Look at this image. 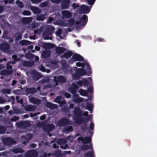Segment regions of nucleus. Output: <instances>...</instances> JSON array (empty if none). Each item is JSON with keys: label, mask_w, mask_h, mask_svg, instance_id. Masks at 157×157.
Masks as SVG:
<instances>
[{"label": "nucleus", "mask_w": 157, "mask_h": 157, "mask_svg": "<svg viewBox=\"0 0 157 157\" xmlns=\"http://www.w3.org/2000/svg\"><path fill=\"white\" fill-rule=\"evenodd\" d=\"M78 140L82 141L83 143H90L91 141L90 138V137L83 138L82 137L78 138Z\"/></svg>", "instance_id": "9"}, {"label": "nucleus", "mask_w": 157, "mask_h": 157, "mask_svg": "<svg viewBox=\"0 0 157 157\" xmlns=\"http://www.w3.org/2000/svg\"><path fill=\"white\" fill-rule=\"evenodd\" d=\"M80 94L83 96H86L87 95V92L85 90L82 89H80L79 91Z\"/></svg>", "instance_id": "19"}, {"label": "nucleus", "mask_w": 157, "mask_h": 157, "mask_svg": "<svg viewBox=\"0 0 157 157\" xmlns=\"http://www.w3.org/2000/svg\"><path fill=\"white\" fill-rule=\"evenodd\" d=\"M95 0H87L88 4L93 5Z\"/></svg>", "instance_id": "31"}, {"label": "nucleus", "mask_w": 157, "mask_h": 157, "mask_svg": "<svg viewBox=\"0 0 157 157\" xmlns=\"http://www.w3.org/2000/svg\"><path fill=\"white\" fill-rule=\"evenodd\" d=\"M67 121L66 119H63L59 121V125L63 126L65 124L67 123Z\"/></svg>", "instance_id": "14"}, {"label": "nucleus", "mask_w": 157, "mask_h": 157, "mask_svg": "<svg viewBox=\"0 0 157 157\" xmlns=\"http://www.w3.org/2000/svg\"><path fill=\"white\" fill-rule=\"evenodd\" d=\"M72 130V127L71 126H70L68 128H66L64 132H67L69 131H71Z\"/></svg>", "instance_id": "26"}, {"label": "nucleus", "mask_w": 157, "mask_h": 157, "mask_svg": "<svg viewBox=\"0 0 157 157\" xmlns=\"http://www.w3.org/2000/svg\"><path fill=\"white\" fill-rule=\"evenodd\" d=\"M7 67L8 68L12 67L11 66H9L8 64H7Z\"/></svg>", "instance_id": "60"}, {"label": "nucleus", "mask_w": 157, "mask_h": 157, "mask_svg": "<svg viewBox=\"0 0 157 157\" xmlns=\"http://www.w3.org/2000/svg\"><path fill=\"white\" fill-rule=\"evenodd\" d=\"M61 99L60 96H58L55 99V101L56 102L59 103Z\"/></svg>", "instance_id": "27"}, {"label": "nucleus", "mask_w": 157, "mask_h": 157, "mask_svg": "<svg viewBox=\"0 0 157 157\" xmlns=\"http://www.w3.org/2000/svg\"><path fill=\"white\" fill-rule=\"evenodd\" d=\"M16 56H12V57L14 59V60H15V58H16Z\"/></svg>", "instance_id": "63"}, {"label": "nucleus", "mask_w": 157, "mask_h": 157, "mask_svg": "<svg viewBox=\"0 0 157 157\" xmlns=\"http://www.w3.org/2000/svg\"><path fill=\"white\" fill-rule=\"evenodd\" d=\"M34 151H30L27 152L25 154L26 156L27 157H36V155L33 156L32 155V154L33 153Z\"/></svg>", "instance_id": "17"}, {"label": "nucleus", "mask_w": 157, "mask_h": 157, "mask_svg": "<svg viewBox=\"0 0 157 157\" xmlns=\"http://www.w3.org/2000/svg\"><path fill=\"white\" fill-rule=\"evenodd\" d=\"M45 18V17L44 15H41L37 16L36 17V19L38 21H42L44 20Z\"/></svg>", "instance_id": "16"}, {"label": "nucleus", "mask_w": 157, "mask_h": 157, "mask_svg": "<svg viewBox=\"0 0 157 157\" xmlns=\"http://www.w3.org/2000/svg\"><path fill=\"white\" fill-rule=\"evenodd\" d=\"M7 139L8 140L11 141L12 142V141H13V140L11 138H8Z\"/></svg>", "instance_id": "62"}, {"label": "nucleus", "mask_w": 157, "mask_h": 157, "mask_svg": "<svg viewBox=\"0 0 157 157\" xmlns=\"http://www.w3.org/2000/svg\"><path fill=\"white\" fill-rule=\"evenodd\" d=\"M76 65L78 67H83L85 66L86 68L87 72H86L83 69H78L75 70V74L72 75V78L74 79H76L79 78L81 76L90 74L91 73L90 67L88 63L86 61L84 63L77 62Z\"/></svg>", "instance_id": "1"}, {"label": "nucleus", "mask_w": 157, "mask_h": 157, "mask_svg": "<svg viewBox=\"0 0 157 157\" xmlns=\"http://www.w3.org/2000/svg\"><path fill=\"white\" fill-rule=\"evenodd\" d=\"M65 51V49L63 48L57 47L56 48V52L57 53H62Z\"/></svg>", "instance_id": "13"}, {"label": "nucleus", "mask_w": 157, "mask_h": 157, "mask_svg": "<svg viewBox=\"0 0 157 157\" xmlns=\"http://www.w3.org/2000/svg\"><path fill=\"white\" fill-rule=\"evenodd\" d=\"M91 78H89L87 80L84 79L82 81H79L77 82V84L79 86H82L83 85H84L85 86H86L88 85V84L91 83Z\"/></svg>", "instance_id": "4"}, {"label": "nucleus", "mask_w": 157, "mask_h": 157, "mask_svg": "<svg viewBox=\"0 0 157 157\" xmlns=\"http://www.w3.org/2000/svg\"><path fill=\"white\" fill-rule=\"evenodd\" d=\"M80 112V109L79 108H77L75 109V113L76 114H78V115L79 113V112Z\"/></svg>", "instance_id": "33"}, {"label": "nucleus", "mask_w": 157, "mask_h": 157, "mask_svg": "<svg viewBox=\"0 0 157 157\" xmlns=\"http://www.w3.org/2000/svg\"><path fill=\"white\" fill-rule=\"evenodd\" d=\"M40 1L41 0H31L32 2L33 3H37Z\"/></svg>", "instance_id": "41"}, {"label": "nucleus", "mask_w": 157, "mask_h": 157, "mask_svg": "<svg viewBox=\"0 0 157 157\" xmlns=\"http://www.w3.org/2000/svg\"><path fill=\"white\" fill-rule=\"evenodd\" d=\"M88 148L90 149H91V151L88 153H86L85 155V157H93V154L92 150H91V147L90 146H86L85 147H83L82 149L83 150H86L88 149Z\"/></svg>", "instance_id": "8"}, {"label": "nucleus", "mask_w": 157, "mask_h": 157, "mask_svg": "<svg viewBox=\"0 0 157 157\" xmlns=\"http://www.w3.org/2000/svg\"><path fill=\"white\" fill-rule=\"evenodd\" d=\"M41 30L40 29H37L34 31V33H39L40 34V33Z\"/></svg>", "instance_id": "37"}, {"label": "nucleus", "mask_w": 157, "mask_h": 157, "mask_svg": "<svg viewBox=\"0 0 157 157\" xmlns=\"http://www.w3.org/2000/svg\"><path fill=\"white\" fill-rule=\"evenodd\" d=\"M13 151L15 153H22L23 151L21 149L19 148H15L13 150Z\"/></svg>", "instance_id": "22"}, {"label": "nucleus", "mask_w": 157, "mask_h": 157, "mask_svg": "<svg viewBox=\"0 0 157 157\" xmlns=\"http://www.w3.org/2000/svg\"><path fill=\"white\" fill-rule=\"evenodd\" d=\"M30 14V12L29 11H25L23 12V14L24 15H29Z\"/></svg>", "instance_id": "34"}, {"label": "nucleus", "mask_w": 157, "mask_h": 157, "mask_svg": "<svg viewBox=\"0 0 157 157\" xmlns=\"http://www.w3.org/2000/svg\"><path fill=\"white\" fill-rule=\"evenodd\" d=\"M30 101L32 103H39L40 102V101L34 98H29Z\"/></svg>", "instance_id": "18"}, {"label": "nucleus", "mask_w": 157, "mask_h": 157, "mask_svg": "<svg viewBox=\"0 0 157 157\" xmlns=\"http://www.w3.org/2000/svg\"><path fill=\"white\" fill-rule=\"evenodd\" d=\"M50 126L51 127V129L54 128V126L53 125H50Z\"/></svg>", "instance_id": "59"}, {"label": "nucleus", "mask_w": 157, "mask_h": 157, "mask_svg": "<svg viewBox=\"0 0 157 157\" xmlns=\"http://www.w3.org/2000/svg\"><path fill=\"white\" fill-rule=\"evenodd\" d=\"M3 7L2 6H0V13L3 10Z\"/></svg>", "instance_id": "55"}, {"label": "nucleus", "mask_w": 157, "mask_h": 157, "mask_svg": "<svg viewBox=\"0 0 157 157\" xmlns=\"http://www.w3.org/2000/svg\"><path fill=\"white\" fill-rule=\"evenodd\" d=\"M73 6L74 9L76 8V7H78V5L76 4L75 3H74L73 5Z\"/></svg>", "instance_id": "45"}, {"label": "nucleus", "mask_w": 157, "mask_h": 157, "mask_svg": "<svg viewBox=\"0 0 157 157\" xmlns=\"http://www.w3.org/2000/svg\"><path fill=\"white\" fill-rule=\"evenodd\" d=\"M80 21H77L75 24L74 21L73 19L70 20L68 22V24L66 25H63V26H72L75 25L76 28L78 26H81L83 25L86 23L87 21V16L84 15L82 18L80 19Z\"/></svg>", "instance_id": "2"}, {"label": "nucleus", "mask_w": 157, "mask_h": 157, "mask_svg": "<svg viewBox=\"0 0 157 157\" xmlns=\"http://www.w3.org/2000/svg\"><path fill=\"white\" fill-rule=\"evenodd\" d=\"M68 146L66 144H63L61 145V147L62 148L65 149L67 148Z\"/></svg>", "instance_id": "35"}, {"label": "nucleus", "mask_w": 157, "mask_h": 157, "mask_svg": "<svg viewBox=\"0 0 157 157\" xmlns=\"http://www.w3.org/2000/svg\"><path fill=\"white\" fill-rule=\"evenodd\" d=\"M76 42L77 43V44L78 45V46L79 47L80 46L79 43L78 42V41H76Z\"/></svg>", "instance_id": "64"}, {"label": "nucleus", "mask_w": 157, "mask_h": 157, "mask_svg": "<svg viewBox=\"0 0 157 157\" xmlns=\"http://www.w3.org/2000/svg\"><path fill=\"white\" fill-rule=\"evenodd\" d=\"M87 109L89 111H90L92 107V105L91 103H89L87 104Z\"/></svg>", "instance_id": "28"}, {"label": "nucleus", "mask_w": 157, "mask_h": 157, "mask_svg": "<svg viewBox=\"0 0 157 157\" xmlns=\"http://www.w3.org/2000/svg\"><path fill=\"white\" fill-rule=\"evenodd\" d=\"M39 59V57H38L36 56L35 57V60H38Z\"/></svg>", "instance_id": "61"}, {"label": "nucleus", "mask_w": 157, "mask_h": 157, "mask_svg": "<svg viewBox=\"0 0 157 157\" xmlns=\"http://www.w3.org/2000/svg\"><path fill=\"white\" fill-rule=\"evenodd\" d=\"M46 47L48 48H52L54 47V45L51 44H46Z\"/></svg>", "instance_id": "24"}, {"label": "nucleus", "mask_w": 157, "mask_h": 157, "mask_svg": "<svg viewBox=\"0 0 157 157\" xmlns=\"http://www.w3.org/2000/svg\"><path fill=\"white\" fill-rule=\"evenodd\" d=\"M48 105L49 107L50 108L54 109L57 107L56 105L52 104L51 103H49Z\"/></svg>", "instance_id": "25"}, {"label": "nucleus", "mask_w": 157, "mask_h": 157, "mask_svg": "<svg viewBox=\"0 0 157 157\" xmlns=\"http://www.w3.org/2000/svg\"><path fill=\"white\" fill-rule=\"evenodd\" d=\"M14 0H5V3L6 4L8 3H12Z\"/></svg>", "instance_id": "36"}, {"label": "nucleus", "mask_w": 157, "mask_h": 157, "mask_svg": "<svg viewBox=\"0 0 157 157\" xmlns=\"http://www.w3.org/2000/svg\"><path fill=\"white\" fill-rule=\"evenodd\" d=\"M47 4L45 2L41 4V6L43 7L46 6H47Z\"/></svg>", "instance_id": "46"}, {"label": "nucleus", "mask_w": 157, "mask_h": 157, "mask_svg": "<svg viewBox=\"0 0 157 157\" xmlns=\"http://www.w3.org/2000/svg\"><path fill=\"white\" fill-rule=\"evenodd\" d=\"M65 97L67 98H69L70 97L71 95L70 94L66 93L64 94Z\"/></svg>", "instance_id": "38"}, {"label": "nucleus", "mask_w": 157, "mask_h": 157, "mask_svg": "<svg viewBox=\"0 0 157 157\" xmlns=\"http://www.w3.org/2000/svg\"><path fill=\"white\" fill-rule=\"evenodd\" d=\"M51 0L52 2H54L55 3H58L61 1V0Z\"/></svg>", "instance_id": "44"}, {"label": "nucleus", "mask_w": 157, "mask_h": 157, "mask_svg": "<svg viewBox=\"0 0 157 157\" xmlns=\"http://www.w3.org/2000/svg\"><path fill=\"white\" fill-rule=\"evenodd\" d=\"M45 118V116L44 115H43L42 116L40 117V119L41 120H43Z\"/></svg>", "instance_id": "47"}, {"label": "nucleus", "mask_w": 157, "mask_h": 157, "mask_svg": "<svg viewBox=\"0 0 157 157\" xmlns=\"http://www.w3.org/2000/svg\"><path fill=\"white\" fill-rule=\"evenodd\" d=\"M78 88V86L75 84H73L71 87L69 88V91L74 94V101L76 103H79L83 101V98H79L75 94L77 92V89Z\"/></svg>", "instance_id": "3"}, {"label": "nucleus", "mask_w": 157, "mask_h": 157, "mask_svg": "<svg viewBox=\"0 0 157 157\" xmlns=\"http://www.w3.org/2000/svg\"><path fill=\"white\" fill-rule=\"evenodd\" d=\"M24 65L28 66H30L31 65H30L29 64V62H24Z\"/></svg>", "instance_id": "43"}, {"label": "nucleus", "mask_w": 157, "mask_h": 157, "mask_svg": "<svg viewBox=\"0 0 157 157\" xmlns=\"http://www.w3.org/2000/svg\"><path fill=\"white\" fill-rule=\"evenodd\" d=\"M43 36L45 40L52 39L51 33L49 34H48V33H44L43 34Z\"/></svg>", "instance_id": "12"}, {"label": "nucleus", "mask_w": 157, "mask_h": 157, "mask_svg": "<svg viewBox=\"0 0 157 157\" xmlns=\"http://www.w3.org/2000/svg\"><path fill=\"white\" fill-rule=\"evenodd\" d=\"M54 79L55 82H56V86L58 85V82H63L66 81L65 78L62 76H59L57 78L56 76H55L54 77Z\"/></svg>", "instance_id": "7"}, {"label": "nucleus", "mask_w": 157, "mask_h": 157, "mask_svg": "<svg viewBox=\"0 0 157 157\" xmlns=\"http://www.w3.org/2000/svg\"><path fill=\"white\" fill-rule=\"evenodd\" d=\"M49 55L50 52L48 51H44L42 54V56L44 58L47 57Z\"/></svg>", "instance_id": "20"}, {"label": "nucleus", "mask_w": 157, "mask_h": 157, "mask_svg": "<svg viewBox=\"0 0 157 157\" xmlns=\"http://www.w3.org/2000/svg\"><path fill=\"white\" fill-rule=\"evenodd\" d=\"M21 35H19L18 37H17L16 38V40H19L21 39Z\"/></svg>", "instance_id": "52"}, {"label": "nucleus", "mask_w": 157, "mask_h": 157, "mask_svg": "<svg viewBox=\"0 0 157 157\" xmlns=\"http://www.w3.org/2000/svg\"><path fill=\"white\" fill-rule=\"evenodd\" d=\"M19 43L20 44L22 45H25L30 44L31 42H30L27 40H23L20 41Z\"/></svg>", "instance_id": "15"}, {"label": "nucleus", "mask_w": 157, "mask_h": 157, "mask_svg": "<svg viewBox=\"0 0 157 157\" xmlns=\"http://www.w3.org/2000/svg\"><path fill=\"white\" fill-rule=\"evenodd\" d=\"M10 106L9 105H7L4 107V108L6 110H7L9 109Z\"/></svg>", "instance_id": "50"}, {"label": "nucleus", "mask_w": 157, "mask_h": 157, "mask_svg": "<svg viewBox=\"0 0 157 157\" xmlns=\"http://www.w3.org/2000/svg\"><path fill=\"white\" fill-rule=\"evenodd\" d=\"M62 32V30L61 29H59L56 32V34L57 36H59L61 34Z\"/></svg>", "instance_id": "32"}, {"label": "nucleus", "mask_w": 157, "mask_h": 157, "mask_svg": "<svg viewBox=\"0 0 157 157\" xmlns=\"http://www.w3.org/2000/svg\"><path fill=\"white\" fill-rule=\"evenodd\" d=\"M62 14L63 17L67 18L71 16V13L69 11L67 10H64L62 12Z\"/></svg>", "instance_id": "10"}, {"label": "nucleus", "mask_w": 157, "mask_h": 157, "mask_svg": "<svg viewBox=\"0 0 157 157\" xmlns=\"http://www.w3.org/2000/svg\"><path fill=\"white\" fill-rule=\"evenodd\" d=\"M84 115L85 116H86L88 114V112H86V111L85 112H84Z\"/></svg>", "instance_id": "54"}, {"label": "nucleus", "mask_w": 157, "mask_h": 157, "mask_svg": "<svg viewBox=\"0 0 157 157\" xmlns=\"http://www.w3.org/2000/svg\"><path fill=\"white\" fill-rule=\"evenodd\" d=\"M5 101V100L2 98H0V103H3Z\"/></svg>", "instance_id": "39"}, {"label": "nucleus", "mask_w": 157, "mask_h": 157, "mask_svg": "<svg viewBox=\"0 0 157 157\" xmlns=\"http://www.w3.org/2000/svg\"><path fill=\"white\" fill-rule=\"evenodd\" d=\"M98 40L99 41H102L103 40V39L101 38H98Z\"/></svg>", "instance_id": "57"}, {"label": "nucleus", "mask_w": 157, "mask_h": 157, "mask_svg": "<svg viewBox=\"0 0 157 157\" xmlns=\"http://www.w3.org/2000/svg\"><path fill=\"white\" fill-rule=\"evenodd\" d=\"M5 46H6L8 47V45L7 44H0V49L1 50L4 49H5L4 47Z\"/></svg>", "instance_id": "30"}, {"label": "nucleus", "mask_w": 157, "mask_h": 157, "mask_svg": "<svg viewBox=\"0 0 157 157\" xmlns=\"http://www.w3.org/2000/svg\"><path fill=\"white\" fill-rule=\"evenodd\" d=\"M30 38L31 39H35V36H31L30 37Z\"/></svg>", "instance_id": "58"}, {"label": "nucleus", "mask_w": 157, "mask_h": 157, "mask_svg": "<svg viewBox=\"0 0 157 157\" xmlns=\"http://www.w3.org/2000/svg\"><path fill=\"white\" fill-rule=\"evenodd\" d=\"M90 10V7H89L85 5H82L80 7V10H79V11L81 13H89Z\"/></svg>", "instance_id": "5"}, {"label": "nucleus", "mask_w": 157, "mask_h": 157, "mask_svg": "<svg viewBox=\"0 0 157 157\" xmlns=\"http://www.w3.org/2000/svg\"><path fill=\"white\" fill-rule=\"evenodd\" d=\"M41 69H40V71H43V72H44L45 71V70L44 68V67H43V66H41Z\"/></svg>", "instance_id": "53"}, {"label": "nucleus", "mask_w": 157, "mask_h": 157, "mask_svg": "<svg viewBox=\"0 0 157 157\" xmlns=\"http://www.w3.org/2000/svg\"><path fill=\"white\" fill-rule=\"evenodd\" d=\"M31 9L35 13H39L40 12V9L36 7H32Z\"/></svg>", "instance_id": "21"}, {"label": "nucleus", "mask_w": 157, "mask_h": 157, "mask_svg": "<svg viewBox=\"0 0 157 157\" xmlns=\"http://www.w3.org/2000/svg\"><path fill=\"white\" fill-rule=\"evenodd\" d=\"M5 131V128L2 126H0V133H2L4 132Z\"/></svg>", "instance_id": "29"}, {"label": "nucleus", "mask_w": 157, "mask_h": 157, "mask_svg": "<svg viewBox=\"0 0 157 157\" xmlns=\"http://www.w3.org/2000/svg\"><path fill=\"white\" fill-rule=\"evenodd\" d=\"M72 54L71 52L67 50V52L64 53L63 57L66 58H68L70 57L72 55Z\"/></svg>", "instance_id": "11"}, {"label": "nucleus", "mask_w": 157, "mask_h": 157, "mask_svg": "<svg viewBox=\"0 0 157 157\" xmlns=\"http://www.w3.org/2000/svg\"><path fill=\"white\" fill-rule=\"evenodd\" d=\"M72 62H75L77 61H82L83 60V58L80 55L78 54H74L73 56L72 59Z\"/></svg>", "instance_id": "6"}, {"label": "nucleus", "mask_w": 157, "mask_h": 157, "mask_svg": "<svg viewBox=\"0 0 157 157\" xmlns=\"http://www.w3.org/2000/svg\"><path fill=\"white\" fill-rule=\"evenodd\" d=\"M16 83V81H13L12 83V85L13 86L14 84H15Z\"/></svg>", "instance_id": "56"}, {"label": "nucleus", "mask_w": 157, "mask_h": 157, "mask_svg": "<svg viewBox=\"0 0 157 157\" xmlns=\"http://www.w3.org/2000/svg\"><path fill=\"white\" fill-rule=\"evenodd\" d=\"M94 127V124L93 123H91L90 125V127L91 129L92 130Z\"/></svg>", "instance_id": "42"}, {"label": "nucleus", "mask_w": 157, "mask_h": 157, "mask_svg": "<svg viewBox=\"0 0 157 157\" xmlns=\"http://www.w3.org/2000/svg\"><path fill=\"white\" fill-rule=\"evenodd\" d=\"M10 89H7L5 90V91L4 93H6L8 94H9L10 93Z\"/></svg>", "instance_id": "40"}, {"label": "nucleus", "mask_w": 157, "mask_h": 157, "mask_svg": "<svg viewBox=\"0 0 157 157\" xmlns=\"http://www.w3.org/2000/svg\"><path fill=\"white\" fill-rule=\"evenodd\" d=\"M35 49L37 51H39L40 50V48L39 46H35Z\"/></svg>", "instance_id": "48"}, {"label": "nucleus", "mask_w": 157, "mask_h": 157, "mask_svg": "<svg viewBox=\"0 0 157 157\" xmlns=\"http://www.w3.org/2000/svg\"><path fill=\"white\" fill-rule=\"evenodd\" d=\"M18 119V118L17 117H15L11 119V120L15 121L17 120Z\"/></svg>", "instance_id": "49"}, {"label": "nucleus", "mask_w": 157, "mask_h": 157, "mask_svg": "<svg viewBox=\"0 0 157 157\" xmlns=\"http://www.w3.org/2000/svg\"><path fill=\"white\" fill-rule=\"evenodd\" d=\"M53 20V19L52 17H49L48 19V21L49 22H51Z\"/></svg>", "instance_id": "51"}, {"label": "nucleus", "mask_w": 157, "mask_h": 157, "mask_svg": "<svg viewBox=\"0 0 157 157\" xmlns=\"http://www.w3.org/2000/svg\"><path fill=\"white\" fill-rule=\"evenodd\" d=\"M16 4L18 6L21 8H22L24 6L22 3L18 0H17L16 1Z\"/></svg>", "instance_id": "23"}]
</instances>
